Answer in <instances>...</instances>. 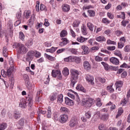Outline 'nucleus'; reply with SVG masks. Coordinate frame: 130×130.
<instances>
[{"label":"nucleus","mask_w":130,"mask_h":130,"mask_svg":"<svg viewBox=\"0 0 130 130\" xmlns=\"http://www.w3.org/2000/svg\"><path fill=\"white\" fill-rule=\"evenodd\" d=\"M13 47L17 49V52L18 54H25L28 52V48L23 44L15 43L13 45Z\"/></svg>","instance_id":"nucleus-1"},{"label":"nucleus","mask_w":130,"mask_h":130,"mask_svg":"<svg viewBox=\"0 0 130 130\" xmlns=\"http://www.w3.org/2000/svg\"><path fill=\"white\" fill-rule=\"evenodd\" d=\"M9 64L10 65V67L7 69L6 72L4 70H1V75L4 78L11 77V75H12V71H13V69L14 68V59L12 58H9Z\"/></svg>","instance_id":"nucleus-2"},{"label":"nucleus","mask_w":130,"mask_h":130,"mask_svg":"<svg viewBox=\"0 0 130 130\" xmlns=\"http://www.w3.org/2000/svg\"><path fill=\"white\" fill-rule=\"evenodd\" d=\"M71 73L72 75V79L71 80V86L74 88L75 84L77 83V80H78V77H79V71L75 69H72L71 70Z\"/></svg>","instance_id":"nucleus-3"},{"label":"nucleus","mask_w":130,"mask_h":130,"mask_svg":"<svg viewBox=\"0 0 130 130\" xmlns=\"http://www.w3.org/2000/svg\"><path fill=\"white\" fill-rule=\"evenodd\" d=\"M82 105L86 108H90L95 103V101L93 99H83L82 100Z\"/></svg>","instance_id":"nucleus-4"},{"label":"nucleus","mask_w":130,"mask_h":130,"mask_svg":"<svg viewBox=\"0 0 130 130\" xmlns=\"http://www.w3.org/2000/svg\"><path fill=\"white\" fill-rule=\"evenodd\" d=\"M24 80L26 84V86L27 89H28L29 90H31V89H32V84H31V83H30V82H29V76H28L27 75H25Z\"/></svg>","instance_id":"nucleus-5"},{"label":"nucleus","mask_w":130,"mask_h":130,"mask_svg":"<svg viewBox=\"0 0 130 130\" xmlns=\"http://www.w3.org/2000/svg\"><path fill=\"white\" fill-rule=\"evenodd\" d=\"M85 79L88 83L91 84V85H94V77H93V76H91L89 75H86L85 76Z\"/></svg>","instance_id":"nucleus-6"},{"label":"nucleus","mask_w":130,"mask_h":130,"mask_svg":"<svg viewBox=\"0 0 130 130\" xmlns=\"http://www.w3.org/2000/svg\"><path fill=\"white\" fill-rule=\"evenodd\" d=\"M78 124V121L77 120V118L73 117L71 119L69 125L70 127H74V126H76Z\"/></svg>","instance_id":"nucleus-7"},{"label":"nucleus","mask_w":130,"mask_h":130,"mask_svg":"<svg viewBox=\"0 0 130 130\" xmlns=\"http://www.w3.org/2000/svg\"><path fill=\"white\" fill-rule=\"evenodd\" d=\"M68 119H69V116H68V115L63 114L60 116V121L62 123H64V122L68 121Z\"/></svg>","instance_id":"nucleus-8"},{"label":"nucleus","mask_w":130,"mask_h":130,"mask_svg":"<svg viewBox=\"0 0 130 130\" xmlns=\"http://www.w3.org/2000/svg\"><path fill=\"white\" fill-rule=\"evenodd\" d=\"M110 61L111 62V63H113V64H115L116 66L119 64V60L114 57H111L110 58Z\"/></svg>","instance_id":"nucleus-9"},{"label":"nucleus","mask_w":130,"mask_h":130,"mask_svg":"<svg viewBox=\"0 0 130 130\" xmlns=\"http://www.w3.org/2000/svg\"><path fill=\"white\" fill-rule=\"evenodd\" d=\"M83 68L86 71H90L91 70V64L88 61L83 62Z\"/></svg>","instance_id":"nucleus-10"},{"label":"nucleus","mask_w":130,"mask_h":130,"mask_svg":"<svg viewBox=\"0 0 130 130\" xmlns=\"http://www.w3.org/2000/svg\"><path fill=\"white\" fill-rule=\"evenodd\" d=\"M61 8L63 12H65V13H68V12H70V6L68 4H63L61 6Z\"/></svg>","instance_id":"nucleus-11"},{"label":"nucleus","mask_w":130,"mask_h":130,"mask_svg":"<svg viewBox=\"0 0 130 130\" xmlns=\"http://www.w3.org/2000/svg\"><path fill=\"white\" fill-rule=\"evenodd\" d=\"M65 103L67 105L72 106L74 105V101L68 97L65 98Z\"/></svg>","instance_id":"nucleus-12"},{"label":"nucleus","mask_w":130,"mask_h":130,"mask_svg":"<svg viewBox=\"0 0 130 130\" xmlns=\"http://www.w3.org/2000/svg\"><path fill=\"white\" fill-rule=\"evenodd\" d=\"M95 40L98 42H105L106 41V39L103 36H101L99 37H96L95 38Z\"/></svg>","instance_id":"nucleus-13"},{"label":"nucleus","mask_w":130,"mask_h":130,"mask_svg":"<svg viewBox=\"0 0 130 130\" xmlns=\"http://www.w3.org/2000/svg\"><path fill=\"white\" fill-rule=\"evenodd\" d=\"M26 100L24 99L21 100L19 104V107L21 108H26Z\"/></svg>","instance_id":"nucleus-14"},{"label":"nucleus","mask_w":130,"mask_h":130,"mask_svg":"<svg viewBox=\"0 0 130 130\" xmlns=\"http://www.w3.org/2000/svg\"><path fill=\"white\" fill-rule=\"evenodd\" d=\"M81 48L83 50V54H88V53H89V48H88L87 46L83 45L82 46Z\"/></svg>","instance_id":"nucleus-15"},{"label":"nucleus","mask_w":130,"mask_h":130,"mask_svg":"<svg viewBox=\"0 0 130 130\" xmlns=\"http://www.w3.org/2000/svg\"><path fill=\"white\" fill-rule=\"evenodd\" d=\"M81 32L83 35H87L88 34V31H87V28L86 27V26L84 24L82 25L81 26Z\"/></svg>","instance_id":"nucleus-16"},{"label":"nucleus","mask_w":130,"mask_h":130,"mask_svg":"<svg viewBox=\"0 0 130 130\" xmlns=\"http://www.w3.org/2000/svg\"><path fill=\"white\" fill-rule=\"evenodd\" d=\"M86 26L88 28L89 31L93 32V30H94V25H93L92 23L87 22Z\"/></svg>","instance_id":"nucleus-17"},{"label":"nucleus","mask_w":130,"mask_h":130,"mask_svg":"<svg viewBox=\"0 0 130 130\" xmlns=\"http://www.w3.org/2000/svg\"><path fill=\"white\" fill-rule=\"evenodd\" d=\"M62 74L64 77H68L69 75H70V71L68 68H64L62 71Z\"/></svg>","instance_id":"nucleus-18"},{"label":"nucleus","mask_w":130,"mask_h":130,"mask_svg":"<svg viewBox=\"0 0 130 130\" xmlns=\"http://www.w3.org/2000/svg\"><path fill=\"white\" fill-rule=\"evenodd\" d=\"M76 89L78 91H82L84 93H86V90L84 88V87L81 85V84H78L76 87Z\"/></svg>","instance_id":"nucleus-19"},{"label":"nucleus","mask_w":130,"mask_h":130,"mask_svg":"<svg viewBox=\"0 0 130 130\" xmlns=\"http://www.w3.org/2000/svg\"><path fill=\"white\" fill-rule=\"evenodd\" d=\"M45 56L46 57V58L48 59L49 60H50L51 61H54L56 59L55 57H54L52 56H50L46 53L45 54Z\"/></svg>","instance_id":"nucleus-20"},{"label":"nucleus","mask_w":130,"mask_h":130,"mask_svg":"<svg viewBox=\"0 0 130 130\" xmlns=\"http://www.w3.org/2000/svg\"><path fill=\"white\" fill-rule=\"evenodd\" d=\"M108 118H109V114H104L101 116L102 120L105 121L106 120H108Z\"/></svg>","instance_id":"nucleus-21"},{"label":"nucleus","mask_w":130,"mask_h":130,"mask_svg":"<svg viewBox=\"0 0 130 130\" xmlns=\"http://www.w3.org/2000/svg\"><path fill=\"white\" fill-rule=\"evenodd\" d=\"M72 61H75L76 63L81 62V58L79 57L72 56Z\"/></svg>","instance_id":"nucleus-22"},{"label":"nucleus","mask_w":130,"mask_h":130,"mask_svg":"<svg viewBox=\"0 0 130 130\" xmlns=\"http://www.w3.org/2000/svg\"><path fill=\"white\" fill-rule=\"evenodd\" d=\"M114 54L115 55H116V56H118L119 57H120V58L121 59H122V55L121 54V52H120V51L119 50H115L114 52Z\"/></svg>","instance_id":"nucleus-23"},{"label":"nucleus","mask_w":130,"mask_h":130,"mask_svg":"<svg viewBox=\"0 0 130 130\" xmlns=\"http://www.w3.org/2000/svg\"><path fill=\"white\" fill-rule=\"evenodd\" d=\"M27 123V120L24 118H21L19 121V124L21 126H23L25 123Z\"/></svg>","instance_id":"nucleus-24"},{"label":"nucleus","mask_w":130,"mask_h":130,"mask_svg":"<svg viewBox=\"0 0 130 130\" xmlns=\"http://www.w3.org/2000/svg\"><path fill=\"white\" fill-rule=\"evenodd\" d=\"M77 41L78 42H80L81 43H83L85 42V41L88 40V38H85L83 37H79L77 39Z\"/></svg>","instance_id":"nucleus-25"},{"label":"nucleus","mask_w":130,"mask_h":130,"mask_svg":"<svg viewBox=\"0 0 130 130\" xmlns=\"http://www.w3.org/2000/svg\"><path fill=\"white\" fill-rule=\"evenodd\" d=\"M115 85L116 87H117V88H121V87H122V86L123 85V82H122L120 80L117 81L115 83Z\"/></svg>","instance_id":"nucleus-26"},{"label":"nucleus","mask_w":130,"mask_h":130,"mask_svg":"<svg viewBox=\"0 0 130 130\" xmlns=\"http://www.w3.org/2000/svg\"><path fill=\"white\" fill-rule=\"evenodd\" d=\"M60 110L61 112H63V113H70V110L66 107H61Z\"/></svg>","instance_id":"nucleus-27"},{"label":"nucleus","mask_w":130,"mask_h":130,"mask_svg":"<svg viewBox=\"0 0 130 130\" xmlns=\"http://www.w3.org/2000/svg\"><path fill=\"white\" fill-rule=\"evenodd\" d=\"M60 72L59 70H52V76L53 78H56L57 77L59 73Z\"/></svg>","instance_id":"nucleus-28"},{"label":"nucleus","mask_w":130,"mask_h":130,"mask_svg":"<svg viewBox=\"0 0 130 130\" xmlns=\"http://www.w3.org/2000/svg\"><path fill=\"white\" fill-rule=\"evenodd\" d=\"M35 20V15L34 14H32L30 18V19L28 20V23L30 25H33L34 24V21Z\"/></svg>","instance_id":"nucleus-29"},{"label":"nucleus","mask_w":130,"mask_h":130,"mask_svg":"<svg viewBox=\"0 0 130 130\" xmlns=\"http://www.w3.org/2000/svg\"><path fill=\"white\" fill-rule=\"evenodd\" d=\"M51 107H48L47 114V118H51Z\"/></svg>","instance_id":"nucleus-30"},{"label":"nucleus","mask_w":130,"mask_h":130,"mask_svg":"<svg viewBox=\"0 0 130 130\" xmlns=\"http://www.w3.org/2000/svg\"><path fill=\"white\" fill-rule=\"evenodd\" d=\"M116 18L124 20L125 19V13H124V12H121V15L116 16Z\"/></svg>","instance_id":"nucleus-31"},{"label":"nucleus","mask_w":130,"mask_h":130,"mask_svg":"<svg viewBox=\"0 0 130 130\" xmlns=\"http://www.w3.org/2000/svg\"><path fill=\"white\" fill-rule=\"evenodd\" d=\"M3 56L5 57H8V49L6 46L3 48Z\"/></svg>","instance_id":"nucleus-32"},{"label":"nucleus","mask_w":130,"mask_h":130,"mask_svg":"<svg viewBox=\"0 0 130 130\" xmlns=\"http://www.w3.org/2000/svg\"><path fill=\"white\" fill-rule=\"evenodd\" d=\"M21 117V115H20V112L19 111L15 112L14 114V117L15 119H18V118H20Z\"/></svg>","instance_id":"nucleus-33"},{"label":"nucleus","mask_w":130,"mask_h":130,"mask_svg":"<svg viewBox=\"0 0 130 130\" xmlns=\"http://www.w3.org/2000/svg\"><path fill=\"white\" fill-rule=\"evenodd\" d=\"M7 123H2L0 124V130H5L7 128Z\"/></svg>","instance_id":"nucleus-34"},{"label":"nucleus","mask_w":130,"mask_h":130,"mask_svg":"<svg viewBox=\"0 0 130 130\" xmlns=\"http://www.w3.org/2000/svg\"><path fill=\"white\" fill-rule=\"evenodd\" d=\"M40 93H41L40 90L38 91L37 93V95L36 98V101L37 102H40Z\"/></svg>","instance_id":"nucleus-35"},{"label":"nucleus","mask_w":130,"mask_h":130,"mask_svg":"<svg viewBox=\"0 0 130 130\" xmlns=\"http://www.w3.org/2000/svg\"><path fill=\"white\" fill-rule=\"evenodd\" d=\"M63 98V95H62V94L59 95L57 98V102L58 103H61L62 101H63V100L62 99Z\"/></svg>","instance_id":"nucleus-36"},{"label":"nucleus","mask_w":130,"mask_h":130,"mask_svg":"<svg viewBox=\"0 0 130 130\" xmlns=\"http://www.w3.org/2000/svg\"><path fill=\"white\" fill-rule=\"evenodd\" d=\"M56 50V48L52 47L51 49H47L46 50V52H50L51 53H53Z\"/></svg>","instance_id":"nucleus-37"},{"label":"nucleus","mask_w":130,"mask_h":130,"mask_svg":"<svg viewBox=\"0 0 130 130\" xmlns=\"http://www.w3.org/2000/svg\"><path fill=\"white\" fill-rule=\"evenodd\" d=\"M80 22L79 20H75L73 24V27L76 28L77 27H79V25L80 24Z\"/></svg>","instance_id":"nucleus-38"},{"label":"nucleus","mask_w":130,"mask_h":130,"mask_svg":"<svg viewBox=\"0 0 130 130\" xmlns=\"http://www.w3.org/2000/svg\"><path fill=\"white\" fill-rule=\"evenodd\" d=\"M68 35V31L66 30H63L60 33V37H66Z\"/></svg>","instance_id":"nucleus-39"},{"label":"nucleus","mask_w":130,"mask_h":130,"mask_svg":"<svg viewBox=\"0 0 130 130\" xmlns=\"http://www.w3.org/2000/svg\"><path fill=\"white\" fill-rule=\"evenodd\" d=\"M64 60L66 62H71V61H73V56H70L68 57L65 58Z\"/></svg>","instance_id":"nucleus-40"},{"label":"nucleus","mask_w":130,"mask_h":130,"mask_svg":"<svg viewBox=\"0 0 130 130\" xmlns=\"http://www.w3.org/2000/svg\"><path fill=\"white\" fill-rule=\"evenodd\" d=\"M88 15L90 17H94L95 16V11L93 10H88Z\"/></svg>","instance_id":"nucleus-41"},{"label":"nucleus","mask_w":130,"mask_h":130,"mask_svg":"<svg viewBox=\"0 0 130 130\" xmlns=\"http://www.w3.org/2000/svg\"><path fill=\"white\" fill-rule=\"evenodd\" d=\"M99 128L100 130H105L106 128V125L104 124H101L99 126Z\"/></svg>","instance_id":"nucleus-42"},{"label":"nucleus","mask_w":130,"mask_h":130,"mask_svg":"<svg viewBox=\"0 0 130 130\" xmlns=\"http://www.w3.org/2000/svg\"><path fill=\"white\" fill-rule=\"evenodd\" d=\"M96 104L99 107H101V106H102V103H101V100L100 99H97Z\"/></svg>","instance_id":"nucleus-43"},{"label":"nucleus","mask_w":130,"mask_h":130,"mask_svg":"<svg viewBox=\"0 0 130 130\" xmlns=\"http://www.w3.org/2000/svg\"><path fill=\"white\" fill-rule=\"evenodd\" d=\"M19 38L20 39H21V40H22V41L25 39V35L22 31H20L19 32Z\"/></svg>","instance_id":"nucleus-44"},{"label":"nucleus","mask_w":130,"mask_h":130,"mask_svg":"<svg viewBox=\"0 0 130 130\" xmlns=\"http://www.w3.org/2000/svg\"><path fill=\"white\" fill-rule=\"evenodd\" d=\"M107 16L108 18H109V19H111V20H113V19H114V15H113V14L110 12L107 13Z\"/></svg>","instance_id":"nucleus-45"},{"label":"nucleus","mask_w":130,"mask_h":130,"mask_svg":"<svg viewBox=\"0 0 130 130\" xmlns=\"http://www.w3.org/2000/svg\"><path fill=\"white\" fill-rule=\"evenodd\" d=\"M122 112H123V110H122V109L120 108V109L118 110V114H117V115L116 116V118H117V117H118V116L121 115V114H122Z\"/></svg>","instance_id":"nucleus-46"},{"label":"nucleus","mask_w":130,"mask_h":130,"mask_svg":"<svg viewBox=\"0 0 130 130\" xmlns=\"http://www.w3.org/2000/svg\"><path fill=\"white\" fill-rule=\"evenodd\" d=\"M124 51L125 52H129V51H130V45H127L125 46L124 47Z\"/></svg>","instance_id":"nucleus-47"},{"label":"nucleus","mask_w":130,"mask_h":130,"mask_svg":"<svg viewBox=\"0 0 130 130\" xmlns=\"http://www.w3.org/2000/svg\"><path fill=\"white\" fill-rule=\"evenodd\" d=\"M56 97H57V94H54L52 96H50V100H51V101H54V100H55L56 99Z\"/></svg>","instance_id":"nucleus-48"},{"label":"nucleus","mask_w":130,"mask_h":130,"mask_svg":"<svg viewBox=\"0 0 130 130\" xmlns=\"http://www.w3.org/2000/svg\"><path fill=\"white\" fill-rule=\"evenodd\" d=\"M92 114L91 113V112H87L85 114V116L86 118H87V119H89V118H91V115Z\"/></svg>","instance_id":"nucleus-49"},{"label":"nucleus","mask_w":130,"mask_h":130,"mask_svg":"<svg viewBox=\"0 0 130 130\" xmlns=\"http://www.w3.org/2000/svg\"><path fill=\"white\" fill-rule=\"evenodd\" d=\"M107 44H112L113 45H116V42L113 41H111L110 40H108L107 41Z\"/></svg>","instance_id":"nucleus-50"},{"label":"nucleus","mask_w":130,"mask_h":130,"mask_svg":"<svg viewBox=\"0 0 130 130\" xmlns=\"http://www.w3.org/2000/svg\"><path fill=\"white\" fill-rule=\"evenodd\" d=\"M107 89L110 93H113V92H114V89L112 88V86H108Z\"/></svg>","instance_id":"nucleus-51"},{"label":"nucleus","mask_w":130,"mask_h":130,"mask_svg":"<svg viewBox=\"0 0 130 130\" xmlns=\"http://www.w3.org/2000/svg\"><path fill=\"white\" fill-rule=\"evenodd\" d=\"M34 55V51H30L27 53V56L33 57Z\"/></svg>","instance_id":"nucleus-52"},{"label":"nucleus","mask_w":130,"mask_h":130,"mask_svg":"<svg viewBox=\"0 0 130 130\" xmlns=\"http://www.w3.org/2000/svg\"><path fill=\"white\" fill-rule=\"evenodd\" d=\"M61 41H63V44L67 45L68 43H69V41H68V39L64 38L61 39Z\"/></svg>","instance_id":"nucleus-53"},{"label":"nucleus","mask_w":130,"mask_h":130,"mask_svg":"<svg viewBox=\"0 0 130 130\" xmlns=\"http://www.w3.org/2000/svg\"><path fill=\"white\" fill-rule=\"evenodd\" d=\"M102 21L104 24H109V23H110V21L108 20L106 18H103Z\"/></svg>","instance_id":"nucleus-54"},{"label":"nucleus","mask_w":130,"mask_h":130,"mask_svg":"<svg viewBox=\"0 0 130 130\" xmlns=\"http://www.w3.org/2000/svg\"><path fill=\"white\" fill-rule=\"evenodd\" d=\"M102 64L103 65V66L104 67L105 70L106 71H107V70H108V68H109V66L108 64L105 63V62H101Z\"/></svg>","instance_id":"nucleus-55"},{"label":"nucleus","mask_w":130,"mask_h":130,"mask_svg":"<svg viewBox=\"0 0 130 130\" xmlns=\"http://www.w3.org/2000/svg\"><path fill=\"white\" fill-rule=\"evenodd\" d=\"M121 25L123 27H125L126 26V24H128V21L123 20L121 22Z\"/></svg>","instance_id":"nucleus-56"},{"label":"nucleus","mask_w":130,"mask_h":130,"mask_svg":"<svg viewBox=\"0 0 130 130\" xmlns=\"http://www.w3.org/2000/svg\"><path fill=\"white\" fill-rule=\"evenodd\" d=\"M32 59H33V57L27 56L26 58V61H28L29 64H30L31 60H32Z\"/></svg>","instance_id":"nucleus-57"},{"label":"nucleus","mask_w":130,"mask_h":130,"mask_svg":"<svg viewBox=\"0 0 130 130\" xmlns=\"http://www.w3.org/2000/svg\"><path fill=\"white\" fill-rule=\"evenodd\" d=\"M95 60H96V61H102L103 59L102 57H99V56H96L95 57Z\"/></svg>","instance_id":"nucleus-58"},{"label":"nucleus","mask_w":130,"mask_h":130,"mask_svg":"<svg viewBox=\"0 0 130 130\" xmlns=\"http://www.w3.org/2000/svg\"><path fill=\"white\" fill-rule=\"evenodd\" d=\"M107 48L108 50L113 51V50H115L116 47L114 46H108Z\"/></svg>","instance_id":"nucleus-59"},{"label":"nucleus","mask_w":130,"mask_h":130,"mask_svg":"<svg viewBox=\"0 0 130 130\" xmlns=\"http://www.w3.org/2000/svg\"><path fill=\"white\" fill-rule=\"evenodd\" d=\"M69 51H71L73 54H77V49H70Z\"/></svg>","instance_id":"nucleus-60"},{"label":"nucleus","mask_w":130,"mask_h":130,"mask_svg":"<svg viewBox=\"0 0 130 130\" xmlns=\"http://www.w3.org/2000/svg\"><path fill=\"white\" fill-rule=\"evenodd\" d=\"M116 35L117 36H120V35H121V34H122V31H120V30H116L115 32Z\"/></svg>","instance_id":"nucleus-61"},{"label":"nucleus","mask_w":130,"mask_h":130,"mask_svg":"<svg viewBox=\"0 0 130 130\" xmlns=\"http://www.w3.org/2000/svg\"><path fill=\"white\" fill-rule=\"evenodd\" d=\"M123 46H124V44H123V43H118V48H122Z\"/></svg>","instance_id":"nucleus-62"},{"label":"nucleus","mask_w":130,"mask_h":130,"mask_svg":"<svg viewBox=\"0 0 130 130\" xmlns=\"http://www.w3.org/2000/svg\"><path fill=\"white\" fill-rule=\"evenodd\" d=\"M126 76H127V73L126 72V71H124L121 74V78H126Z\"/></svg>","instance_id":"nucleus-63"},{"label":"nucleus","mask_w":130,"mask_h":130,"mask_svg":"<svg viewBox=\"0 0 130 130\" xmlns=\"http://www.w3.org/2000/svg\"><path fill=\"white\" fill-rule=\"evenodd\" d=\"M68 96H69V97H70L72 99H75V95L73 94L71 92H68Z\"/></svg>","instance_id":"nucleus-64"}]
</instances>
